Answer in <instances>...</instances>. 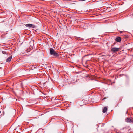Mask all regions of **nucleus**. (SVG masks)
<instances>
[{
  "label": "nucleus",
  "mask_w": 133,
  "mask_h": 133,
  "mask_svg": "<svg viewBox=\"0 0 133 133\" xmlns=\"http://www.w3.org/2000/svg\"><path fill=\"white\" fill-rule=\"evenodd\" d=\"M50 54L55 57H58L59 54L55 52L53 48H51L50 50Z\"/></svg>",
  "instance_id": "nucleus-1"
},
{
  "label": "nucleus",
  "mask_w": 133,
  "mask_h": 133,
  "mask_svg": "<svg viewBox=\"0 0 133 133\" xmlns=\"http://www.w3.org/2000/svg\"><path fill=\"white\" fill-rule=\"evenodd\" d=\"M120 50V48H117L116 47H113L111 49V51L113 53H115L119 51Z\"/></svg>",
  "instance_id": "nucleus-2"
},
{
  "label": "nucleus",
  "mask_w": 133,
  "mask_h": 133,
  "mask_svg": "<svg viewBox=\"0 0 133 133\" xmlns=\"http://www.w3.org/2000/svg\"><path fill=\"white\" fill-rule=\"evenodd\" d=\"M125 121L127 123H133V118H127L125 119Z\"/></svg>",
  "instance_id": "nucleus-3"
},
{
  "label": "nucleus",
  "mask_w": 133,
  "mask_h": 133,
  "mask_svg": "<svg viewBox=\"0 0 133 133\" xmlns=\"http://www.w3.org/2000/svg\"><path fill=\"white\" fill-rule=\"evenodd\" d=\"M25 26L27 27H32L33 28H35V26L34 25L30 24H27L25 25Z\"/></svg>",
  "instance_id": "nucleus-4"
},
{
  "label": "nucleus",
  "mask_w": 133,
  "mask_h": 133,
  "mask_svg": "<svg viewBox=\"0 0 133 133\" xmlns=\"http://www.w3.org/2000/svg\"><path fill=\"white\" fill-rule=\"evenodd\" d=\"M12 55L10 56V57H8V58L7 59L6 62H10L11 61V60L12 58Z\"/></svg>",
  "instance_id": "nucleus-5"
},
{
  "label": "nucleus",
  "mask_w": 133,
  "mask_h": 133,
  "mask_svg": "<svg viewBox=\"0 0 133 133\" xmlns=\"http://www.w3.org/2000/svg\"><path fill=\"white\" fill-rule=\"evenodd\" d=\"M115 40L117 42H119L121 41V38L119 37H118L116 38Z\"/></svg>",
  "instance_id": "nucleus-6"
},
{
  "label": "nucleus",
  "mask_w": 133,
  "mask_h": 133,
  "mask_svg": "<svg viewBox=\"0 0 133 133\" xmlns=\"http://www.w3.org/2000/svg\"><path fill=\"white\" fill-rule=\"evenodd\" d=\"M107 110V108L106 107H104L103 110V113H105L106 112Z\"/></svg>",
  "instance_id": "nucleus-7"
},
{
  "label": "nucleus",
  "mask_w": 133,
  "mask_h": 133,
  "mask_svg": "<svg viewBox=\"0 0 133 133\" xmlns=\"http://www.w3.org/2000/svg\"><path fill=\"white\" fill-rule=\"evenodd\" d=\"M2 53L3 54H6V52L4 51H2Z\"/></svg>",
  "instance_id": "nucleus-8"
},
{
  "label": "nucleus",
  "mask_w": 133,
  "mask_h": 133,
  "mask_svg": "<svg viewBox=\"0 0 133 133\" xmlns=\"http://www.w3.org/2000/svg\"><path fill=\"white\" fill-rule=\"evenodd\" d=\"M126 128H122V129H126Z\"/></svg>",
  "instance_id": "nucleus-9"
},
{
  "label": "nucleus",
  "mask_w": 133,
  "mask_h": 133,
  "mask_svg": "<svg viewBox=\"0 0 133 133\" xmlns=\"http://www.w3.org/2000/svg\"><path fill=\"white\" fill-rule=\"evenodd\" d=\"M81 39V40H83L84 39L83 38H82Z\"/></svg>",
  "instance_id": "nucleus-10"
},
{
  "label": "nucleus",
  "mask_w": 133,
  "mask_h": 133,
  "mask_svg": "<svg viewBox=\"0 0 133 133\" xmlns=\"http://www.w3.org/2000/svg\"><path fill=\"white\" fill-rule=\"evenodd\" d=\"M122 31H121V32H120V33H122Z\"/></svg>",
  "instance_id": "nucleus-11"
},
{
  "label": "nucleus",
  "mask_w": 133,
  "mask_h": 133,
  "mask_svg": "<svg viewBox=\"0 0 133 133\" xmlns=\"http://www.w3.org/2000/svg\"><path fill=\"white\" fill-rule=\"evenodd\" d=\"M126 113H127V112H126Z\"/></svg>",
  "instance_id": "nucleus-12"
},
{
  "label": "nucleus",
  "mask_w": 133,
  "mask_h": 133,
  "mask_svg": "<svg viewBox=\"0 0 133 133\" xmlns=\"http://www.w3.org/2000/svg\"><path fill=\"white\" fill-rule=\"evenodd\" d=\"M105 98H104V99H105Z\"/></svg>",
  "instance_id": "nucleus-13"
}]
</instances>
